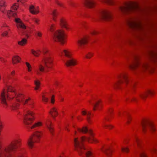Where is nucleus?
I'll list each match as a JSON object with an SVG mask.
<instances>
[{"label":"nucleus","mask_w":157,"mask_h":157,"mask_svg":"<svg viewBox=\"0 0 157 157\" xmlns=\"http://www.w3.org/2000/svg\"><path fill=\"white\" fill-rule=\"evenodd\" d=\"M112 111H113V110L112 109H110L109 110V113L110 114L111 113H112Z\"/></svg>","instance_id":"nucleus-54"},{"label":"nucleus","mask_w":157,"mask_h":157,"mask_svg":"<svg viewBox=\"0 0 157 157\" xmlns=\"http://www.w3.org/2000/svg\"><path fill=\"white\" fill-rule=\"evenodd\" d=\"M31 52L32 53L34 56L37 57L40 55V53L41 52V51L39 50H38L37 51H36L33 49H32L31 50Z\"/></svg>","instance_id":"nucleus-28"},{"label":"nucleus","mask_w":157,"mask_h":157,"mask_svg":"<svg viewBox=\"0 0 157 157\" xmlns=\"http://www.w3.org/2000/svg\"><path fill=\"white\" fill-rule=\"evenodd\" d=\"M148 67V65L147 63H140L138 58L136 56L134 57V60L133 63L129 65L130 68L132 70H135L137 69L145 70L147 69Z\"/></svg>","instance_id":"nucleus-7"},{"label":"nucleus","mask_w":157,"mask_h":157,"mask_svg":"<svg viewBox=\"0 0 157 157\" xmlns=\"http://www.w3.org/2000/svg\"><path fill=\"white\" fill-rule=\"evenodd\" d=\"M35 34L39 37H40L42 36V33L39 31H36V32Z\"/></svg>","instance_id":"nucleus-43"},{"label":"nucleus","mask_w":157,"mask_h":157,"mask_svg":"<svg viewBox=\"0 0 157 157\" xmlns=\"http://www.w3.org/2000/svg\"><path fill=\"white\" fill-rule=\"evenodd\" d=\"M98 17L105 21H109L112 18L111 12L106 10H101L98 13Z\"/></svg>","instance_id":"nucleus-12"},{"label":"nucleus","mask_w":157,"mask_h":157,"mask_svg":"<svg viewBox=\"0 0 157 157\" xmlns=\"http://www.w3.org/2000/svg\"><path fill=\"white\" fill-rule=\"evenodd\" d=\"M135 140L137 144L138 147H139L140 146L141 142L140 140H139L137 137H136L135 138Z\"/></svg>","instance_id":"nucleus-36"},{"label":"nucleus","mask_w":157,"mask_h":157,"mask_svg":"<svg viewBox=\"0 0 157 157\" xmlns=\"http://www.w3.org/2000/svg\"><path fill=\"white\" fill-rule=\"evenodd\" d=\"M12 109H17L19 107V104L15 102L12 103V104L10 105Z\"/></svg>","instance_id":"nucleus-33"},{"label":"nucleus","mask_w":157,"mask_h":157,"mask_svg":"<svg viewBox=\"0 0 157 157\" xmlns=\"http://www.w3.org/2000/svg\"><path fill=\"white\" fill-rule=\"evenodd\" d=\"M24 97L22 94L17 93L13 87L9 86L7 87V89L3 90L1 94L0 99L2 104L5 108L8 106L7 100L9 99H14L23 104H27L32 108H34L33 101L29 98L25 99Z\"/></svg>","instance_id":"nucleus-1"},{"label":"nucleus","mask_w":157,"mask_h":157,"mask_svg":"<svg viewBox=\"0 0 157 157\" xmlns=\"http://www.w3.org/2000/svg\"><path fill=\"white\" fill-rule=\"evenodd\" d=\"M100 102V101H96L95 103H92V104L93 106V110H96V107L98 106V105H99Z\"/></svg>","instance_id":"nucleus-34"},{"label":"nucleus","mask_w":157,"mask_h":157,"mask_svg":"<svg viewBox=\"0 0 157 157\" xmlns=\"http://www.w3.org/2000/svg\"><path fill=\"white\" fill-rule=\"evenodd\" d=\"M42 100L44 102H47L48 100V98L45 97L44 95L42 96Z\"/></svg>","instance_id":"nucleus-37"},{"label":"nucleus","mask_w":157,"mask_h":157,"mask_svg":"<svg viewBox=\"0 0 157 157\" xmlns=\"http://www.w3.org/2000/svg\"><path fill=\"white\" fill-rule=\"evenodd\" d=\"M54 40L56 41L60 42L62 44H64L65 42L64 31L62 30L57 31L54 34Z\"/></svg>","instance_id":"nucleus-10"},{"label":"nucleus","mask_w":157,"mask_h":157,"mask_svg":"<svg viewBox=\"0 0 157 157\" xmlns=\"http://www.w3.org/2000/svg\"><path fill=\"white\" fill-rule=\"evenodd\" d=\"M82 3L85 6L89 8L94 7L95 4V2L93 0H84Z\"/></svg>","instance_id":"nucleus-16"},{"label":"nucleus","mask_w":157,"mask_h":157,"mask_svg":"<svg viewBox=\"0 0 157 157\" xmlns=\"http://www.w3.org/2000/svg\"><path fill=\"white\" fill-rule=\"evenodd\" d=\"M140 157H147L146 155L144 152L140 153Z\"/></svg>","instance_id":"nucleus-44"},{"label":"nucleus","mask_w":157,"mask_h":157,"mask_svg":"<svg viewBox=\"0 0 157 157\" xmlns=\"http://www.w3.org/2000/svg\"><path fill=\"white\" fill-rule=\"evenodd\" d=\"M25 64L27 67L28 68V70L29 71H31V67L30 64L28 62H26Z\"/></svg>","instance_id":"nucleus-39"},{"label":"nucleus","mask_w":157,"mask_h":157,"mask_svg":"<svg viewBox=\"0 0 157 157\" xmlns=\"http://www.w3.org/2000/svg\"><path fill=\"white\" fill-rule=\"evenodd\" d=\"M34 119V114L30 110L28 111L25 114L24 117V122L26 125L30 124Z\"/></svg>","instance_id":"nucleus-11"},{"label":"nucleus","mask_w":157,"mask_h":157,"mask_svg":"<svg viewBox=\"0 0 157 157\" xmlns=\"http://www.w3.org/2000/svg\"><path fill=\"white\" fill-rule=\"evenodd\" d=\"M33 21L36 24H38V21H39V20L35 18L33 19Z\"/></svg>","instance_id":"nucleus-50"},{"label":"nucleus","mask_w":157,"mask_h":157,"mask_svg":"<svg viewBox=\"0 0 157 157\" xmlns=\"http://www.w3.org/2000/svg\"><path fill=\"white\" fill-rule=\"evenodd\" d=\"M0 60H1V61L3 62H4L5 61L4 59H2V57L0 58Z\"/></svg>","instance_id":"nucleus-53"},{"label":"nucleus","mask_w":157,"mask_h":157,"mask_svg":"<svg viewBox=\"0 0 157 157\" xmlns=\"http://www.w3.org/2000/svg\"><path fill=\"white\" fill-rule=\"evenodd\" d=\"M154 94V92L153 91L148 90L145 92L142 93L140 94V97L143 99H144L147 96L148 94L151 95H153Z\"/></svg>","instance_id":"nucleus-18"},{"label":"nucleus","mask_w":157,"mask_h":157,"mask_svg":"<svg viewBox=\"0 0 157 157\" xmlns=\"http://www.w3.org/2000/svg\"><path fill=\"white\" fill-rule=\"evenodd\" d=\"M75 134H76V131L75 132Z\"/></svg>","instance_id":"nucleus-61"},{"label":"nucleus","mask_w":157,"mask_h":157,"mask_svg":"<svg viewBox=\"0 0 157 157\" xmlns=\"http://www.w3.org/2000/svg\"><path fill=\"white\" fill-rule=\"evenodd\" d=\"M42 133L40 132H35L33 137H30L27 141V144L30 148H33L34 145L35 143L39 142L40 138Z\"/></svg>","instance_id":"nucleus-8"},{"label":"nucleus","mask_w":157,"mask_h":157,"mask_svg":"<svg viewBox=\"0 0 157 157\" xmlns=\"http://www.w3.org/2000/svg\"><path fill=\"white\" fill-rule=\"evenodd\" d=\"M98 33V32L95 31H93L91 33V34L93 35H95L96 34H97Z\"/></svg>","instance_id":"nucleus-51"},{"label":"nucleus","mask_w":157,"mask_h":157,"mask_svg":"<svg viewBox=\"0 0 157 157\" xmlns=\"http://www.w3.org/2000/svg\"><path fill=\"white\" fill-rule=\"evenodd\" d=\"M111 99V98L110 96H109L108 97V101H109Z\"/></svg>","instance_id":"nucleus-55"},{"label":"nucleus","mask_w":157,"mask_h":157,"mask_svg":"<svg viewBox=\"0 0 157 157\" xmlns=\"http://www.w3.org/2000/svg\"><path fill=\"white\" fill-rule=\"evenodd\" d=\"M23 0H17V2L20 1L21 2H23L22 1Z\"/></svg>","instance_id":"nucleus-57"},{"label":"nucleus","mask_w":157,"mask_h":157,"mask_svg":"<svg viewBox=\"0 0 157 157\" xmlns=\"http://www.w3.org/2000/svg\"><path fill=\"white\" fill-rule=\"evenodd\" d=\"M119 80L118 82L114 84V86L115 88L120 89L123 88L124 86L127 85V87L130 88L132 89H133L135 87V83L130 82L128 78V76L125 73H123L120 75L118 77Z\"/></svg>","instance_id":"nucleus-3"},{"label":"nucleus","mask_w":157,"mask_h":157,"mask_svg":"<svg viewBox=\"0 0 157 157\" xmlns=\"http://www.w3.org/2000/svg\"><path fill=\"white\" fill-rule=\"evenodd\" d=\"M60 24L61 26L63 27L64 28L66 29H68L67 26V25L64 19L63 18L61 19L60 21Z\"/></svg>","instance_id":"nucleus-22"},{"label":"nucleus","mask_w":157,"mask_h":157,"mask_svg":"<svg viewBox=\"0 0 157 157\" xmlns=\"http://www.w3.org/2000/svg\"><path fill=\"white\" fill-rule=\"evenodd\" d=\"M150 151L151 152H155L156 151V149L154 147H152L150 148Z\"/></svg>","instance_id":"nucleus-48"},{"label":"nucleus","mask_w":157,"mask_h":157,"mask_svg":"<svg viewBox=\"0 0 157 157\" xmlns=\"http://www.w3.org/2000/svg\"><path fill=\"white\" fill-rule=\"evenodd\" d=\"M101 151L106 155L107 157H111L112 150L110 147H107L102 148Z\"/></svg>","instance_id":"nucleus-17"},{"label":"nucleus","mask_w":157,"mask_h":157,"mask_svg":"<svg viewBox=\"0 0 157 157\" xmlns=\"http://www.w3.org/2000/svg\"><path fill=\"white\" fill-rule=\"evenodd\" d=\"M103 126L104 127L108 128L109 129H111L113 127V126H111V125H106L105 124V122L103 121Z\"/></svg>","instance_id":"nucleus-40"},{"label":"nucleus","mask_w":157,"mask_h":157,"mask_svg":"<svg viewBox=\"0 0 157 157\" xmlns=\"http://www.w3.org/2000/svg\"><path fill=\"white\" fill-rule=\"evenodd\" d=\"M102 2L109 5H112L113 3L112 0H102Z\"/></svg>","instance_id":"nucleus-35"},{"label":"nucleus","mask_w":157,"mask_h":157,"mask_svg":"<svg viewBox=\"0 0 157 157\" xmlns=\"http://www.w3.org/2000/svg\"><path fill=\"white\" fill-rule=\"evenodd\" d=\"M49 51L46 48H43L42 52L44 57L42 59V62L44 63L46 68L45 71H48V68H51L52 65L53 59L48 52Z\"/></svg>","instance_id":"nucleus-4"},{"label":"nucleus","mask_w":157,"mask_h":157,"mask_svg":"<svg viewBox=\"0 0 157 157\" xmlns=\"http://www.w3.org/2000/svg\"><path fill=\"white\" fill-rule=\"evenodd\" d=\"M140 126L141 127L142 130L144 133L146 132L147 126L149 127V129L151 132H153L155 130V128L153 124L147 121H142L141 123Z\"/></svg>","instance_id":"nucleus-13"},{"label":"nucleus","mask_w":157,"mask_h":157,"mask_svg":"<svg viewBox=\"0 0 157 157\" xmlns=\"http://www.w3.org/2000/svg\"><path fill=\"white\" fill-rule=\"evenodd\" d=\"M60 157H61V156H60Z\"/></svg>","instance_id":"nucleus-64"},{"label":"nucleus","mask_w":157,"mask_h":157,"mask_svg":"<svg viewBox=\"0 0 157 157\" xmlns=\"http://www.w3.org/2000/svg\"><path fill=\"white\" fill-rule=\"evenodd\" d=\"M55 2L59 6L61 7H63V4L59 2V1H58L57 0H55Z\"/></svg>","instance_id":"nucleus-38"},{"label":"nucleus","mask_w":157,"mask_h":157,"mask_svg":"<svg viewBox=\"0 0 157 157\" xmlns=\"http://www.w3.org/2000/svg\"><path fill=\"white\" fill-rule=\"evenodd\" d=\"M105 120L107 121H108L109 120V118H105Z\"/></svg>","instance_id":"nucleus-58"},{"label":"nucleus","mask_w":157,"mask_h":157,"mask_svg":"<svg viewBox=\"0 0 157 157\" xmlns=\"http://www.w3.org/2000/svg\"><path fill=\"white\" fill-rule=\"evenodd\" d=\"M93 55V54L90 52H89L86 55V57L87 58H90Z\"/></svg>","instance_id":"nucleus-41"},{"label":"nucleus","mask_w":157,"mask_h":157,"mask_svg":"<svg viewBox=\"0 0 157 157\" xmlns=\"http://www.w3.org/2000/svg\"><path fill=\"white\" fill-rule=\"evenodd\" d=\"M20 58L17 56H15L12 59V63L13 64H16L17 62H19Z\"/></svg>","instance_id":"nucleus-25"},{"label":"nucleus","mask_w":157,"mask_h":157,"mask_svg":"<svg viewBox=\"0 0 157 157\" xmlns=\"http://www.w3.org/2000/svg\"><path fill=\"white\" fill-rule=\"evenodd\" d=\"M119 9L122 12L126 13L140 10L138 5L136 3L126 4L124 6L120 7Z\"/></svg>","instance_id":"nucleus-5"},{"label":"nucleus","mask_w":157,"mask_h":157,"mask_svg":"<svg viewBox=\"0 0 157 157\" xmlns=\"http://www.w3.org/2000/svg\"><path fill=\"white\" fill-rule=\"evenodd\" d=\"M34 84L36 86V87L34 88L35 90H38L40 87V82L38 80H35Z\"/></svg>","instance_id":"nucleus-32"},{"label":"nucleus","mask_w":157,"mask_h":157,"mask_svg":"<svg viewBox=\"0 0 157 157\" xmlns=\"http://www.w3.org/2000/svg\"><path fill=\"white\" fill-rule=\"evenodd\" d=\"M63 98H62V99H61V101H63Z\"/></svg>","instance_id":"nucleus-60"},{"label":"nucleus","mask_w":157,"mask_h":157,"mask_svg":"<svg viewBox=\"0 0 157 157\" xmlns=\"http://www.w3.org/2000/svg\"><path fill=\"white\" fill-rule=\"evenodd\" d=\"M57 12L56 10H54L51 11V14L52 16L53 20L56 21V17L57 14Z\"/></svg>","instance_id":"nucleus-26"},{"label":"nucleus","mask_w":157,"mask_h":157,"mask_svg":"<svg viewBox=\"0 0 157 157\" xmlns=\"http://www.w3.org/2000/svg\"><path fill=\"white\" fill-rule=\"evenodd\" d=\"M82 114L83 115H86L87 116V120L88 121L90 122L89 120L90 119V115L91 114V113L90 112H86L85 111H83L82 112Z\"/></svg>","instance_id":"nucleus-29"},{"label":"nucleus","mask_w":157,"mask_h":157,"mask_svg":"<svg viewBox=\"0 0 157 157\" xmlns=\"http://www.w3.org/2000/svg\"><path fill=\"white\" fill-rule=\"evenodd\" d=\"M18 8V6L16 4H14L12 7V10L8 11L7 12L8 17L10 18L12 16L15 17L16 15V13L15 12H13V11L16 10Z\"/></svg>","instance_id":"nucleus-15"},{"label":"nucleus","mask_w":157,"mask_h":157,"mask_svg":"<svg viewBox=\"0 0 157 157\" xmlns=\"http://www.w3.org/2000/svg\"><path fill=\"white\" fill-rule=\"evenodd\" d=\"M66 129L68 131H69V129L68 128H67V127H66Z\"/></svg>","instance_id":"nucleus-59"},{"label":"nucleus","mask_w":157,"mask_h":157,"mask_svg":"<svg viewBox=\"0 0 157 157\" xmlns=\"http://www.w3.org/2000/svg\"><path fill=\"white\" fill-rule=\"evenodd\" d=\"M130 121V118L129 116H128V119H127V123L128 124L129 123Z\"/></svg>","instance_id":"nucleus-52"},{"label":"nucleus","mask_w":157,"mask_h":157,"mask_svg":"<svg viewBox=\"0 0 157 157\" xmlns=\"http://www.w3.org/2000/svg\"><path fill=\"white\" fill-rule=\"evenodd\" d=\"M54 96L52 95L51 99V103L53 104L54 102Z\"/></svg>","instance_id":"nucleus-46"},{"label":"nucleus","mask_w":157,"mask_h":157,"mask_svg":"<svg viewBox=\"0 0 157 157\" xmlns=\"http://www.w3.org/2000/svg\"><path fill=\"white\" fill-rule=\"evenodd\" d=\"M15 73V72L14 71H13L11 73L12 75H13V74H14Z\"/></svg>","instance_id":"nucleus-56"},{"label":"nucleus","mask_w":157,"mask_h":157,"mask_svg":"<svg viewBox=\"0 0 157 157\" xmlns=\"http://www.w3.org/2000/svg\"><path fill=\"white\" fill-rule=\"evenodd\" d=\"M119 115H120V113H119Z\"/></svg>","instance_id":"nucleus-62"},{"label":"nucleus","mask_w":157,"mask_h":157,"mask_svg":"<svg viewBox=\"0 0 157 157\" xmlns=\"http://www.w3.org/2000/svg\"><path fill=\"white\" fill-rule=\"evenodd\" d=\"M44 70V67L40 64L38 66V70H36V72L38 74H40V72H43Z\"/></svg>","instance_id":"nucleus-27"},{"label":"nucleus","mask_w":157,"mask_h":157,"mask_svg":"<svg viewBox=\"0 0 157 157\" xmlns=\"http://www.w3.org/2000/svg\"><path fill=\"white\" fill-rule=\"evenodd\" d=\"M15 21L17 23V28L18 29L19 28L22 29H23L22 32L25 35L27 38H28L29 37L28 35L27 34L28 33V30L27 29H26V26L22 22L19 18H16Z\"/></svg>","instance_id":"nucleus-14"},{"label":"nucleus","mask_w":157,"mask_h":157,"mask_svg":"<svg viewBox=\"0 0 157 157\" xmlns=\"http://www.w3.org/2000/svg\"><path fill=\"white\" fill-rule=\"evenodd\" d=\"M130 101H135V102L137 101V99L134 97L130 99Z\"/></svg>","instance_id":"nucleus-47"},{"label":"nucleus","mask_w":157,"mask_h":157,"mask_svg":"<svg viewBox=\"0 0 157 157\" xmlns=\"http://www.w3.org/2000/svg\"><path fill=\"white\" fill-rule=\"evenodd\" d=\"M49 113L53 117L56 116L58 114L57 109L55 108H53L50 111Z\"/></svg>","instance_id":"nucleus-24"},{"label":"nucleus","mask_w":157,"mask_h":157,"mask_svg":"<svg viewBox=\"0 0 157 157\" xmlns=\"http://www.w3.org/2000/svg\"><path fill=\"white\" fill-rule=\"evenodd\" d=\"M87 38L85 37L81 39L80 40H78V46L82 48L85 44L87 43Z\"/></svg>","instance_id":"nucleus-20"},{"label":"nucleus","mask_w":157,"mask_h":157,"mask_svg":"<svg viewBox=\"0 0 157 157\" xmlns=\"http://www.w3.org/2000/svg\"><path fill=\"white\" fill-rule=\"evenodd\" d=\"M127 24L129 27L133 29L138 30L143 29L140 22L136 18H130L127 21Z\"/></svg>","instance_id":"nucleus-6"},{"label":"nucleus","mask_w":157,"mask_h":157,"mask_svg":"<svg viewBox=\"0 0 157 157\" xmlns=\"http://www.w3.org/2000/svg\"><path fill=\"white\" fill-rule=\"evenodd\" d=\"M45 124L48 129L49 132L52 135H53V128L51 125V122L49 120H46L44 122Z\"/></svg>","instance_id":"nucleus-19"},{"label":"nucleus","mask_w":157,"mask_h":157,"mask_svg":"<svg viewBox=\"0 0 157 157\" xmlns=\"http://www.w3.org/2000/svg\"><path fill=\"white\" fill-rule=\"evenodd\" d=\"M62 53L63 52H62ZM63 53L67 58L66 59V62H64L67 67L74 66L76 65V61L72 57L71 53L69 51L65 50L63 51Z\"/></svg>","instance_id":"nucleus-9"},{"label":"nucleus","mask_w":157,"mask_h":157,"mask_svg":"<svg viewBox=\"0 0 157 157\" xmlns=\"http://www.w3.org/2000/svg\"><path fill=\"white\" fill-rule=\"evenodd\" d=\"M8 33L7 31H5L3 33L2 35V36H6L7 35Z\"/></svg>","instance_id":"nucleus-49"},{"label":"nucleus","mask_w":157,"mask_h":157,"mask_svg":"<svg viewBox=\"0 0 157 157\" xmlns=\"http://www.w3.org/2000/svg\"><path fill=\"white\" fill-rule=\"evenodd\" d=\"M121 150L123 152H128L129 151V149L127 147H122Z\"/></svg>","instance_id":"nucleus-42"},{"label":"nucleus","mask_w":157,"mask_h":157,"mask_svg":"<svg viewBox=\"0 0 157 157\" xmlns=\"http://www.w3.org/2000/svg\"><path fill=\"white\" fill-rule=\"evenodd\" d=\"M78 132L83 133H88L90 136L86 137L85 136L82 137L80 139L75 138L74 140L75 150L78 154L82 157H94L92 153L90 151H86L83 146V142L86 140L88 142L90 141L94 142H98L97 140L94 138V134L90 129H89L86 126H83L82 128H78Z\"/></svg>","instance_id":"nucleus-2"},{"label":"nucleus","mask_w":157,"mask_h":157,"mask_svg":"<svg viewBox=\"0 0 157 157\" xmlns=\"http://www.w3.org/2000/svg\"><path fill=\"white\" fill-rule=\"evenodd\" d=\"M42 125V123L41 122H38L36 123H35V124L32 125V126L29 127V129H33V128H34L36 127H38L40 126H41Z\"/></svg>","instance_id":"nucleus-31"},{"label":"nucleus","mask_w":157,"mask_h":157,"mask_svg":"<svg viewBox=\"0 0 157 157\" xmlns=\"http://www.w3.org/2000/svg\"><path fill=\"white\" fill-rule=\"evenodd\" d=\"M29 9L30 12L32 14H36L39 13V11L37 10L33 5L30 6Z\"/></svg>","instance_id":"nucleus-23"},{"label":"nucleus","mask_w":157,"mask_h":157,"mask_svg":"<svg viewBox=\"0 0 157 157\" xmlns=\"http://www.w3.org/2000/svg\"><path fill=\"white\" fill-rule=\"evenodd\" d=\"M18 31H20V30H19H19H18Z\"/></svg>","instance_id":"nucleus-63"},{"label":"nucleus","mask_w":157,"mask_h":157,"mask_svg":"<svg viewBox=\"0 0 157 157\" xmlns=\"http://www.w3.org/2000/svg\"><path fill=\"white\" fill-rule=\"evenodd\" d=\"M6 2L4 0H1L0 1V11L4 13H5L4 10L6 6Z\"/></svg>","instance_id":"nucleus-21"},{"label":"nucleus","mask_w":157,"mask_h":157,"mask_svg":"<svg viewBox=\"0 0 157 157\" xmlns=\"http://www.w3.org/2000/svg\"><path fill=\"white\" fill-rule=\"evenodd\" d=\"M54 25H52L50 27V31L51 32H52L54 30Z\"/></svg>","instance_id":"nucleus-45"},{"label":"nucleus","mask_w":157,"mask_h":157,"mask_svg":"<svg viewBox=\"0 0 157 157\" xmlns=\"http://www.w3.org/2000/svg\"><path fill=\"white\" fill-rule=\"evenodd\" d=\"M27 43V40L25 38H23L20 41H18V43L19 45L21 46L25 45Z\"/></svg>","instance_id":"nucleus-30"}]
</instances>
